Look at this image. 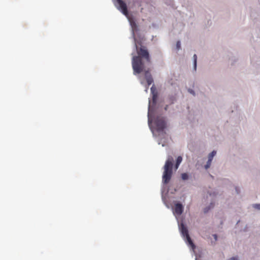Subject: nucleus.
I'll return each mask as SVG.
<instances>
[{
  "label": "nucleus",
  "mask_w": 260,
  "mask_h": 260,
  "mask_svg": "<svg viewBox=\"0 0 260 260\" xmlns=\"http://www.w3.org/2000/svg\"><path fill=\"white\" fill-rule=\"evenodd\" d=\"M138 54L139 55L134 56L132 60V66L134 74H140L144 71V63L142 60V58H144L147 63H150L149 53L144 47H141L138 50Z\"/></svg>",
  "instance_id": "nucleus-1"
},
{
  "label": "nucleus",
  "mask_w": 260,
  "mask_h": 260,
  "mask_svg": "<svg viewBox=\"0 0 260 260\" xmlns=\"http://www.w3.org/2000/svg\"><path fill=\"white\" fill-rule=\"evenodd\" d=\"M173 158L171 156L168 157L164 166V171L162 175V182L164 184H167L170 181L172 174V168Z\"/></svg>",
  "instance_id": "nucleus-2"
},
{
  "label": "nucleus",
  "mask_w": 260,
  "mask_h": 260,
  "mask_svg": "<svg viewBox=\"0 0 260 260\" xmlns=\"http://www.w3.org/2000/svg\"><path fill=\"white\" fill-rule=\"evenodd\" d=\"M181 232L182 236L186 238V242L192 248V249H194L195 248V245L189 237L186 227L183 223L181 225Z\"/></svg>",
  "instance_id": "nucleus-3"
},
{
  "label": "nucleus",
  "mask_w": 260,
  "mask_h": 260,
  "mask_svg": "<svg viewBox=\"0 0 260 260\" xmlns=\"http://www.w3.org/2000/svg\"><path fill=\"white\" fill-rule=\"evenodd\" d=\"M155 124L157 131L158 132L162 131L166 125V122L162 118H157L155 121Z\"/></svg>",
  "instance_id": "nucleus-4"
},
{
  "label": "nucleus",
  "mask_w": 260,
  "mask_h": 260,
  "mask_svg": "<svg viewBox=\"0 0 260 260\" xmlns=\"http://www.w3.org/2000/svg\"><path fill=\"white\" fill-rule=\"evenodd\" d=\"M119 5V9L126 16H128V11L126 4L122 0H117Z\"/></svg>",
  "instance_id": "nucleus-5"
},
{
  "label": "nucleus",
  "mask_w": 260,
  "mask_h": 260,
  "mask_svg": "<svg viewBox=\"0 0 260 260\" xmlns=\"http://www.w3.org/2000/svg\"><path fill=\"white\" fill-rule=\"evenodd\" d=\"M145 78L147 82V86L146 87V91H147V90L149 88V86L153 83V78L150 75L149 71H145Z\"/></svg>",
  "instance_id": "nucleus-6"
},
{
  "label": "nucleus",
  "mask_w": 260,
  "mask_h": 260,
  "mask_svg": "<svg viewBox=\"0 0 260 260\" xmlns=\"http://www.w3.org/2000/svg\"><path fill=\"white\" fill-rule=\"evenodd\" d=\"M183 211V207L181 204L177 203L175 206L174 212L175 213L180 215H181Z\"/></svg>",
  "instance_id": "nucleus-7"
},
{
  "label": "nucleus",
  "mask_w": 260,
  "mask_h": 260,
  "mask_svg": "<svg viewBox=\"0 0 260 260\" xmlns=\"http://www.w3.org/2000/svg\"><path fill=\"white\" fill-rule=\"evenodd\" d=\"M182 161V157L181 156H179L176 160V162L175 164V169H177L179 167V166L181 164Z\"/></svg>",
  "instance_id": "nucleus-8"
},
{
  "label": "nucleus",
  "mask_w": 260,
  "mask_h": 260,
  "mask_svg": "<svg viewBox=\"0 0 260 260\" xmlns=\"http://www.w3.org/2000/svg\"><path fill=\"white\" fill-rule=\"evenodd\" d=\"M181 178L183 180H186L188 179V175L187 173H184L181 174Z\"/></svg>",
  "instance_id": "nucleus-9"
},
{
  "label": "nucleus",
  "mask_w": 260,
  "mask_h": 260,
  "mask_svg": "<svg viewBox=\"0 0 260 260\" xmlns=\"http://www.w3.org/2000/svg\"><path fill=\"white\" fill-rule=\"evenodd\" d=\"M216 154V151L215 150H213L211 153H210L208 155V158H211V159H213V157Z\"/></svg>",
  "instance_id": "nucleus-10"
},
{
  "label": "nucleus",
  "mask_w": 260,
  "mask_h": 260,
  "mask_svg": "<svg viewBox=\"0 0 260 260\" xmlns=\"http://www.w3.org/2000/svg\"><path fill=\"white\" fill-rule=\"evenodd\" d=\"M193 59H194V67L196 70V67H197V56L196 54H194Z\"/></svg>",
  "instance_id": "nucleus-11"
},
{
  "label": "nucleus",
  "mask_w": 260,
  "mask_h": 260,
  "mask_svg": "<svg viewBox=\"0 0 260 260\" xmlns=\"http://www.w3.org/2000/svg\"><path fill=\"white\" fill-rule=\"evenodd\" d=\"M176 48L177 50H179L181 48V43L180 41H177L176 43Z\"/></svg>",
  "instance_id": "nucleus-12"
},
{
  "label": "nucleus",
  "mask_w": 260,
  "mask_h": 260,
  "mask_svg": "<svg viewBox=\"0 0 260 260\" xmlns=\"http://www.w3.org/2000/svg\"><path fill=\"white\" fill-rule=\"evenodd\" d=\"M253 207L255 209L260 210V204H254Z\"/></svg>",
  "instance_id": "nucleus-13"
},
{
  "label": "nucleus",
  "mask_w": 260,
  "mask_h": 260,
  "mask_svg": "<svg viewBox=\"0 0 260 260\" xmlns=\"http://www.w3.org/2000/svg\"><path fill=\"white\" fill-rule=\"evenodd\" d=\"M211 165L210 164H209L207 162L206 165L205 166V168L206 169H208V168H210Z\"/></svg>",
  "instance_id": "nucleus-14"
},
{
  "label": "nucleus",
  "mask_w": 260,
  "mask_h": 260,
  "mask_svg": "<svg viewBox=\"0 0 260 260\" xmlns=\"http://www.w3.org/2000/svg\"><path fill=\"white\" fill-rule=\"evenodd\" d=\"M228 260H238L237 257H233L230 258H229Z\"/></svg>",
  "instance_id": "nucleus-15"
},
{
  "label": "nucleus",
  "mask_w": 260,
  "mask_h": 260,
  "mask_svg": "<svg viewBox=\"0 0 260 260\" xmlns=\"http://www.w3.org/2000/svg\"><path fill=\"white\" fill-rule=\"evenodd\" d=\"M212 159H211V158H208V161H207V162L208 164H210V165H211V162H212Z\"/></svg>",
  "instance_id": "nucleus-16"
},
{
  "label": "nucleus",
  "mask_w": 260,
  "mask_h": 260,
  "mask_svg": "<svg viewBox=\"0 0 260 260\" xmlns=\"http://www.w3.org/2000/svg\"><path fill=\"white\" fill-rule=\"evenodd\" d=\"M213 237H214V238L215 240H217V235H215V234H214V235H213Z\"/></svg>",
  "instance_id": "nucleus-17"
},
{
  "label": "nucleus",
  "mask_w": 260,
  "mask_h": 260,
  "mask_svg": "<svg viewBox=\"0 0 260 260\" xmlns=\"http://www.w3.org/2000/svg\"><path fill=\"white\" fill-rule=\"evenodd\" d=\"M189 91L191 93H192L193 94H194V91L192 90H190L189 89Z\"/></svg>",
  "instance_id": "nucleus-18"
},
{
  "label": "nucleus",
  "mask_w": 260,
  "mask_h": 260,
  "mask_svg": "<svg viewBox=\"0 0 260 260\" xmlns=\"http://www.w3.org/2000/svg\"><path fill=\"white\" fill-rule=\"evenodd\" d=\"M155 100H156V97L154 95H153V101L154 102H155Z\"/></svg>",
  "instance_id": "nucleus-19"
},
{
  "label": "nucleus",
  "mask_w": 260,
  "mask_h": 260,
  "mask_svg": "<svg viewBox=\"0 0 260 260\" xmlns=\"http://www.w3.org/2000/svg\"><path fill=\"white\" fill-rule=\"evenodd\" d=\"M209 209H205L204 212H207L208 211V210H209Z\"/></svg>",
  "instance_id": "nucleus-20"
},
{
  "label": "nucleus",
  "mask_w": 260,
  "mask_h": 260,
  "mask_svg": "<svg viewBox=\"0 0 260 260\" xmlns=\"http://www.w3.org/2000/svg\"><path fill=\"white\" fill-rule=\"evenodd\" d=\"M153 88V86L151 88V91H152Z\"/></svg>",
  "instance_id": "nucleus-21"
},
{
  "label": "nucleus",
  "mask_w": 260,
  "mask_h": 260,
  "mask_svg": "<svg viewBox=\"0 0 260 260\" xmlns=\"http://www.w3.org/2000/svg\"><path fill=\"white\" fill-rule=\"evenodd\" d=\"M236 191H237V193H239L238 190L237 189V188H236Z\"/></svg>",
  "instance_id": "nucleus-22"
},
{
  "label": "nucleus",
  "mask_w": 260,
  "mask_h": 260,
  "mask_svg": "<svg viewBox=\"0 0 260 260\" xmlns=\"http://www.w3.org/2000/svg\"><path fill=\"white\" fill-rule=\"evenodd\" d=\"M212 206H211V207H213V205H212V204H211Z\"/></svg>",
  "instance_id": "nucleus-23"
}]
</instances>
